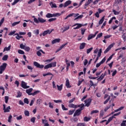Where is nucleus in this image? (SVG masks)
Returning <instances> with one entry per match:
<instances>
[{"label": "nucleus", "instance_id": "1", "mask_svg": "<svg viewBox=\"0 0 126 126\" xmlns=\"http://www.w3.org/2000/svg\"><path fill=\"white\" fill-rule=\"evenodd\" d=\"M33 65L37 67V68H44V69H48V68H51V67H56L57 66V62H53L46 65L44 67V65H41L40 63H38L37 62H33Z\"/></svg>", "mask_w": 126, "mask_h": 126}, {"label": "nucleus", "instance_id": "2", "mask_svg": "<svg viewBox=\"0 0 126 126\" xmlns=\"http://www.w3.org/2000/svg\"><path fill=\"white\" fill-rule=\"evenodd\" d=\"M79 108H80L76 110L74 113L73 117H78V116H80V115H81V111H82V110H84V104L82 103Z\"/></svg>", "mask_w": 126, "mask_h": 126}, {"label": "nucleus", "instance_id": "3", "mask_svg": "<svg viewBox=\"0 0 126 126\" xmlns=\"http://www.w3.org/2000/svg\"><path fill=\"white\" fill-rule=\"evenodd\" d=\"M33 21H34V22H35V23H36V24H38L39 23H41V24L45 23V22H46L47 21L46 20L44 19L43 18H40V17H38V19L37 18L33 19Z\"/></svg>", "mask_w": 126, "mask_h": 126}, {"label": "nucleus", "instance_id": "4", "mask_svg": "<svg viewBox=\"0 0 126 126\" xmlns=\"http://www.w3.org/2000/svg\"><path fill=\"white\" fill-rule=\"evenodd\" d=\"M61 14L59 13H55V14H51L50 13H48L46 15V18H51L52 17H57V16H60Z\"/></svg>", "mask_w": 126, "mask_h": 126}, {"label": "nucleus", "instance_id": "5", "mask_svg": "<svg viewBox=\"0 0 126 126\" xmlns=\"http://www.w3.org/2000/svg\"><path fill=\"white\" fill-rule=\"evenodd\" d=\"M7 65V63H3L2 65L0 66V74H2V72L5 70V68H6V66Z\"/></svg>", "mask_w": 126, "mask_h": 126}, {"label": "nucleus", "instance_id": "6", "mask_svg": "<svg viewBox=\"0 0 126 126\" xmlns=\"http://www.w3.org/2000/svg\"><path fill=\"white\" fill-rule=\"evenodd\" d=\"M86 25H87V24H85L84 25L82 24H78V23H76L73 26H77L75 28H73L74 30H76L77 29H79V28H81V27H82V26H86Z\"/></svg>", "mask_w": 126, "mask_h": 126}, {"label": "nucleus", "instance_id": "7", "mask_svg": "<svg viewBox=\"0 0 126 126\" xmlns=\"http://www.w3.org/2000/svg\"><path fill=\"white\" fill-rule=\"evenodd\" d=\"M85 106L86 107H89L91 104V102H92V98L91 97L89 98L88 99H87L84 101Z\"/></svg>", "mask_w": 126, "mask_h": 126}, {"label": "nucleus", "instance_id": "8", "mask_svg": "<svg viewBox=\"0 0 126 126\" xmlns=\"http://www.w3.org/2000/svg\"><path fill=\"white\" fill-rule=\"evenodd\" d=\"M68 106L69 108H72L73 109H77V108H79V107L81 106V104L80 105H77L73 103H69Z\"/></svg>", "mask_w": 126, "mask_h": 126}, {"label": "nucleus", "instance_id": "9", "mask_svg": "<svg viewBox=\"0 0 126 126\" xmlns=\"http://www.w3.org/2000/svg\"><path fill=\"white\" fill-rule=\"evenodd\" d=\"M115 45V43H112L111 44L109 45V46L106 49V50L104 52V54H107V52H109L112 48L114 47Z\"/></svg>", "mask_w": 126, "mask_h": 126}, {"label": "nucleus", "instance_id": "10", "mask_svg": "<svg viewBox=\"0 0 126 126\" xmlns=\"http://www.w3.org/2000/svg\"><path fill=\"white\" fill-rule=\"evenodd\" d=\"M21 87L22 88H24V89H27L28 88H29L30 86H27V83H25L24 81H22L21 83Z\"/></svg>", "mask_w": 126, "mask_h": 126}, {"label": "nucleus", "instance_id": "11", "mask_svg": "<svg viewBox=\"0 0 126 126\" xmlns=\"http://www.w3.org/2000/svg\"><path fill=\"white\" fill-rule=\"evenodd\" d=\"M106 62V57H104L99 63H96V67H99L101 64H103Z\"/></svg>", "mask_w": 126, "mask_h": 126}, {"label": "nucleus", "instance_id": "12", "mask_svg": "<svg viewBox=\"0 0 126 126\" xmlns=\"http://www.w3.org/2000/svg\"><path fill=\"white\" fill-rule=\"evenodd\" d=\"M3 110H4V113H9L10 112V106H8L6 108H5V105H3Z\"/></svg>", "mask_w": 126, "mask_h": 126}, {"label": "nucleus", "instance_id": "13", "mask_svg": "<svg viewBox=\"0 0 126 126\" xmlns=\"http://www.w3.org/2000/svg\"><path fill=\"white\" fill-rule=\"evenodd\" d=\"M54 30H47L46 31H45L43 33H42V35L43 36H46V35H48V34H50L52 32H53Z\"/></svg>", "mask_w": 126, "mask_h": 126}, {"label": "nucleus", "instance_id": "14", "mask_svg": "<svg viewBox=\"0 0 126 126\" xmlns=\"http://www.w3.org/2000/svg\"><path fill=\"white\" fill-rule=\"evenodd\" d=\"M45 54V52H44L42 49L39 50L36 52V55L38 57H41L42 56V53Z\"/></svg>", "mask_w": 126, "mask_h": 126}, {"label": "nucleus", "instance_id": "15", "mask_svg": "<svg viewBox=\"0 0 126 126\" xmlns=\"http://www.w3.org/2000/svg\"><path fill=\"white\" fill-rule=\"evenodd\" d=\"M32 91H33V88H30L29 89L26 90V92L28 95H31L32 94V93H31Z\"/></svg>", "mask_w": 126, "mask_h": 126}, {"label": "nucleus", "instance_id": "16", "mask_svg": "<svg viewBox=\"0 0 126 126\" xmlns=\"http://www.w3.org/2000/svg\"><path fill=\"white\" fill-rule=\"evenodd\" d=\"M69 4H71V0H68L64 2L63 7H66V6L69 5Z\"/></svg>", "mask_w": 126, "mask_h": 126}, {"label": "nucleus", "instance_id": "17", "mask_svg": "<svg viewBox=\"0 0 126 126\" xmlns=\"http://www.w3.org/2000/svg\"><path fill=\"white\" fill-rule=\"evenodd\" d=\"M47 75H52V76L50 77V80H52L53 77H54V74L51 73H47L43 74V76H47Z\"/></svg>", "mask_w": 126, "mask_h": 126}, {"label": "nucleus", "instance_id": "18", "mask_svg": "<svg viewBox=\"0 0 126 126\" xmlns=\"http://www.w3.org/2000/svg\"><path fill=\"white\" fill-rule=\"evenodd\" d=\"M42 121L44 126H50V125L48 123V120L42 119Z\"/></svg>", "mask_w": 126, "mask_h": 126}, {"label": "nucleus", "instance_id": "19", "mask_svg": "<svg viewBox=\"0 0 126 126\" xmlns=\"http://www.w3.org/2000/svg\"><path fill=\"white\" fill-rule=\"evenodd\" d=\"M50 6H51L52 8H57V4L56 3H53V2H50L49 3Z\"/></svg>", "mask_w": 126, "mask_h": 126}, {"label": "nucleus", "instance_id": "20", "mask_svg": "<svg viewBox=\"0 0 126 126\" xmlns=\"http://www.w3.org/2000/svg\"><path fill=\"white\" fill-rule=\"evenodd\" d=\"M60 41H61V39H60V38L54 39L52 41V44H56V43H60Z\"/></svg>", "mask_w": 126, "mask_h": 126}, {"label": "nucleus", "instance_id": "21", "mask_svg": "<svg viewBox=\"0 0 126 126\" xmlns=\"http://www.w3.org/2000/svg\"><path fill=\"white\" fill-rule=\"evenodd\" d=\"M86 45V43L83 42L80 44V50H83L84 48H85V45Z\"/></svg>", "mask_w": 126, "mask_h": 126}, {"label": "nucleus", "instance_id": "22", "mask_svg": "<svg viewBox=\"0 0 126 126\" xmlns=\"http://www.w3.org/2000/svg\"><path fill=\"white\" fill-rule=\"evenodd\" d=\"M96 34H89L88 37V40L89 41L90 40H91V39L94 38Z\"/></svg>", "mask_w": 126, "mask_h": 126}, {"label": "nucleus", "instance_id": "23", "mask_svg": "<svg viewBox=\"0 0 126 126\" xmlns=\"http://www.w3.org/2000/svg\"><path fill=\"white\" fill-rule=\"evenodd\" d=\"M10 48H11V45H9L8 47H4L3 49V52L10 51Z\"/></svg>", "mask_w": 126, "mask_h": 126}, {"label": "nucleus", "instance_id": "24", "mask_svg": "<svg viewBox=\"0 0 126 126\" xmlns=\"http://www.w3.org/2000/svg\"><path fill=\"white\" fill-rule=\"evenodd\" d=\"M63 84H61L60 86H59V85H57V87L58 88V91H62V90H63Z\"/></svg>", "mask_w": 126, "mask_h": 126}, {"label": "nucleus", "instance_id": "25", "mask_svg": "<svg viewBox=\"0 0 126 126\" xmlns=\"http://www.w3.org/2000/svg\"><path fill=\"white\" fill-rule=\"evenodd\" d=\"M104 20H105V16H103L101 19L99 21V25H101L104 22Z\"/></svg>", "mask_w": 126, "mask_h": 126}, {"label": "nucleus", "instance_id": "26", "mask_svg": "<svg viewBox=\"0 0 126 126\" xmlns=\"http://www.w3.org/2000/svg\"><path fill=\"white\" fill-rule=\"evenodd\" d=\"M105 115V112H104V110H102L100 111V114H99V117L100 118H103V116Z\"/></svg>", "mask_w": 126, "mask_h": 126}, {"label": "nucleus", "instance_id": "27", "mask_svg": "<svg viewBox=\"0 0 126 126\" xmlns=\"http://www.w3.org/2000/svg\"><path fill=\"white\" fill-rule=\"evenodd\" d=\"M104 77H105L103 75V74H102L101 76L98 78L97 79V80L98 81H101V80H103V79H104Z\"/></svg>", "mask_w": 126, "mask_h": 126}, {"label": "nucleus", "instance_id": "28", "mask_svg": "<svg viewBox=\"0 0 126 126\" xmlns=\"http://www.w3.org/2000/svg\"><path fill=\"white\" fill-rule=\"evenodd\" d=\"M116 19H117V18H116V17H113L112 18L110 19V20L109 21L108 23L109 24H111L112 22H113V20H116Z\"/></svg>", "mask_w": 126, "mask_h": 126}, {"label": "nucleus", "instance_id": "29", "mask_svg": "<svg viewBox=\"0 0 126 126\" xmlns=\"http://www.w3.org/2000/svg\"><path fill=\"white\" fill-rule=\"evenodd\" d=\"M75 112V109H73L72 110H69L68 112L69 116H71V115H73V113Z\"/></svg>", "mask_w": 126, "mask_h": 126}, {"label": "nucleus", "instance_id": "30", "mask_svg": "<svg viewBox=\"0 0 126 126\" xmlns=\"http://www.w3.org/2000/svg\"><path fill=\"white\" fill-rule=\"evenodd\" d=\"M23 0H14V2L12 3V5H15L19 1H22Z\"/></svg>", "mask_w": 126, "mask_h": 126}, {"label": "nucleus", "instance_id": "31", "mask_svg": "<svg viewBox=\"0 0 126 126\" xmlns=\"http://www.w3.org/2000/svg\"><path fill=\"white\" fill-rule=\"evenodd\" d=\"M65 85L67 88H70V87H71V86L69 87V80H68V79L66 80Z\"/></svg>", "mask_w": 126, "mask_h": 126}, {"label": "nucleus", "instance_id": "32", "mask_svg": "<svg viewBox=\"0 0 126 126\" xmlns=\"http://www.w3.org/2000/svg\"><path fill=\"white\" fill-rule=\"evenodd\" d=\"M91 120V118L87 117H85L84 118V121L85 122H89Z\"/></svg>", "mask_w": 126, "mask_h": 126}, {"label": "nucleus", "instance_id": "33", "mask_svg": "<svg viewBox=\"0 0 126 126\" xmlns=\"http://www.w3.org/2000/svg\"><path fill=\"white\" fill-rule=\"evenodd\" d=\"M102 54V49H100L99 50V51H98V53H97V57L98 58H100V57H101V54Z\"/></svg>", "mask_w": 126, "mask_h": 126}, {"label": "nucleus", "instance_id": "34", "mask_svg": "<svg viewBox=\"0 0 126 126\" xmlns=\"http://www.w3.org/2000/svg\"><path fill=\"white\" fill-rule=\"evenodd\" d=\"M81 31L82 35H84V33L86 31V29L82 28L81 29Z\"/></svg>", "mask_w": 126, "mask_h": 126}, {"label": "nucleus", "instance_id": "35", "mask_svg": "<svg viewBox=\"0 0 126 126\" xmlns=\"http://www.w3.org/2000/svg\"><path fill=\"white\" fill-rule=\"evenodd\" d=\"M24 102L25 103V104H27V105H28V104H29V100L28 99V98H25L24 99Z\"/></svg>", "mask_w": 126, "mask_h": 126}, {"label": "nucleus", "instance_id": "36", "mask_svg": "<svg viewBox=\"0 0 126 126\" xmlns=\"http://www.w3.org/2000/svg\"><path fill=\"white\" fill-rule=\"evenodd\" d=\"M25 115L27 117H29L30 113L28 110H25L24 112Z\"/></svg>", "mask_w": 126, "mask_h": 126}, {"label": "nucleus", "instance_id": "37", "mask_svg": "<svg viewBox=\"0 0 126 126\" xmlns=\"http://www.w3.org/2000/svg\"><path fill=\"white\" fill-rule=\"evenodd\" d=\"M7 59H8V55H5L2 57V60L3 61H6Z\"/></svg>", "mask_w": 126, "mask_h": 126}, {"label": "nucleus", "instance_id": "38", "mask_svg": "<svg viewBox=\"0 0 126 126\" xmlns=\"http://www.w3.org/2000/svg\"><path fill=\"white\" fill-rule=\"evenodd\" d=\"M73 15H74V13H71L69 15H68V16H67L65 18L64 20H66V19H67V18H69V17H71V16H73Z\"/></svg>", "mask_w": 126, "mask_h": 126}, {"label": "nucleus", "instance_id": "39", "mask_svg": "<svg viewBox=\"0 0 126 126\" xmlns=\"http://www.w3.org/2000/svg\"><path fill=\"white\" fill-rule=\"evenodd\" d=\"M102 36H103V33L101 32L98 33L96 37V40H97V39H98V38H101Z\"/></svg>", "mask_w": 126, "mask_h": 126}, {"label": "nucleus", "instance_id": "40", "mask_svg": "<svg viewBox=\"0 0 126 126\" xmlns=\"http://www.w3.org/2000/svg\"><path fill=\"white\" fill-rule=\"evenodd\" d=\"M57 18H52L48 20L49 22H53V21H56Z\"/></svg>", "mask_w": 126, "mask_h": 126}, {"label": "nucleus", "instance_id": "41", "mask_svg": "<svg viewBox=\"0 0 126 126\" xmlns=\"http://www.w3.org/2000/svg\"><path fill=\"white\" fill-rule=\"evenodd\" d=\"M39 93H40V91H36L32 93V95L35 96V95H37V94H39Z\"/></svg>", "mask_w": 126, "mask_h": 126}, {"label": "nucleus", "instance_id": "42", "mask_svg": "<svg viewBox=\"0 0 126 126\" xmlns=\"http://www.w3.org/2000/svg\"><path fill=\"white\" fill-rule=\"evenodd\" d=\"M97 113H99V110H93L92 111H91V115L93 114H97Z\"/></svg>", "mask_w": 126, "mask_h": 126}, {"label": "nucleus", "instance_id": "43", "mask_svg": "<svg viewBox=\"0 0 126 126\" xmlns=\"http://www.w3.org/2000/svg\"><path fill=\"white\" fill-rule=\"evenodd\" d=\"M90 4V2H89L88 1L86 2L84 4V9H86L87 8L88 5H89Z\"/></svg>", "mask_w": 126, "mask_h": 126}, {"label": "nucleus", "instance_id": "44", "mask_svg": "<svg viewBox=\"0 0 126 126\" xmlns=\"http://www.w3.org/2000/svg\"><path fill=\"white\" fill-rule=\"evenodd\" d=\"M18 54H20V55H24V54H25L24 51L23 50H21L20 49L18 50Z\"/></svg>", "mask_w": 126, "mask_h": 126}, {"label": "nucleus", "instance_id": "45", "mask_svg": "<svg viewBox=\"0 0 126 126\" xmlns=\"http://www.w3.org/2000/svg\"><path fill=\"white\" fill-rule=\"evenodd\" d=\"M35 121H36L35 117H32L31 119V123H32L33 124H35Z\"/></svg>", "mask_w": 126, "mask_h": 126}, {"label": "nucleus", "instance_id": "46", "mask_svg": "<svg viewBox=\"0 0 126 126\" xmlns=\"http://www.w3.org/2000/svg\"><path fill=\"white\" fill-rule=\"evenodd\" d=\"M69 29V26H68V27H65L64 28V29L63 30V32H65V31H67V30H68Z\"/></svg>", "mask_w": 126, "mask_h": 126}, {"label": "nucleus", "instance_id": "47", "mask_svg": "<svg viewBox=\"0 0 126 126\" xmlns=\"http://www.w3.org/2000/svg\"><path fill=\"white\" fill-rule=\"evenodd\" d=\"M22 96V93L21 92H19L17 93V95H16V98H20Z\"/></svg>", "mask_w": 126, "mask_h": 126}, {"label": "nucleus", "instance_id": "48", "mask_svg": "<svg viewBox=\"0 0 126 126\" xmlns=\"http://www.w3.org/2000/svg\"><path fill=\"white\" fill-rule=\"evenodd\" d=\"M112 120H113V119H112L110 117V118L108 119V121L106 122V124H105L106 126L109 125V123L111 121H112Z\"/></svg>", "mask_w": 126, "mask_h": 126}, {"label": "nucleus", "instance_id": "49", "mask_svg": "<svg viewBox=\"0 0 126 126\" xmlns=\"http://www.w3.org/2000/svg\"><path fill=\"white\" fill-rule=\"evenodd\" d=\"M112 120H113V119H112L110 117V118L108 119V121L106 122V124H105L106 126L109 125V123L111 121H112Z\"/></svg>", "mask_w": 126, "mask_h": 126}, {"label": "nucleus", "instance_id": "50", "mask_svg": "<svg viewBox=\"0 0 126 126\" xmlns=\"http://www.w3.org/2000/svg\"><path fill=\"white\" fill-rule=\"evenodd\" d=\"M26 46H25V45H24V44H23V43H22V44H21L20 45V48H21V49H22L23 50H24L25 49V47H26Z\"/></svg>", "mask_w": 126, "mask_h": 126}, {"label": "nucleus", "instance_id": "51", "mask_svg": "<svg viewBox=\"0 0 126 126\" xmlns=\"http://www.w3.org/2000/svg\"><path fill=\"white\" fill-rule=\"evenodd\" d=\"M82 17H83V15H80L79 16H78V17H76L74 20H77V19H79V18H82Z\"/></svg>", "mask_w": 126, "mask_h": 126}, {"label": "nucleus", "instance_id": "52", "mask_svg": "<svg viewBox=\"0 0 126 126\" xmlns=\"http://www.w3.org/2000/svg\"><path fill=\"white\" fill-rule=\"evenodd\" d=\"M16 32V31H14L13 32H9V33L8 34L9 36H12V35L15 34V33Z\"/></svg>", "mask_w": 126, "mask_h": 126}, {"label": "nucleus", "instance_id": "53", "mask_svg": "<svg viewBox=\"0 0 126 126\" xmlns=\"http://www.w3.org/2000/svg\"><path fill=\"white\" fill-rule=\"evenodd\" d=\"M93 50V47H91L87 50V54H90V53Z\"/></svg>", "mask_w": 126, "mask_h": 126}, {"label": "nucleus", "instance_id": "54", "mask_svg": "<svg viewBox=\"0 0 126 126\" xmlns=\"http://www.w3.org/2000/svg\"><path fill=\"white\" fill-rule=\"evenodd\" d=\"M110 99H111V96H109V97H108V98L103 102V104L104 105H105V104H107V103L109 102V100H110Z\"/></svg>", "mask_w": 126, "mask_h": 126}, {"label": "nucleus", "instance_id": "55", "mask_svg": "<svg viewBox=\"0 0 126 126\" xmlns=\"http://www.w3.org/2000/svg\"><path fill=\"white\" fill-rule=\"evenodd\" d=\"M77 126H85V123H78L77 125Z\"/></svg>", "mask_w": 126, "mask_h": 126}, {"label": "nucleus", "instance_id": "56", "mask_svg": "<svg viewBox=\"0 0 126 126\" xmlns=\"http://www.w3.org/2000/svg\"><path fill=\"white\" fill-rule=\"evenodd\" d=\"M66 45H67V42H66L65 44H63L61 46H60V48L61 50H63V48H64V47H65V46H66Z\"/></svg>", "mask_w": 126, "mask_h": 126}, {"label": "nucleus", "instance_id": "57", "mask_svg": "<svg viewBox=\"0 0 126 126\" xmlns=\"http://www.w3.org/2000/svg\"><path fill=\"white\" fill-rule=\"evenodd\" d=\"M4 99H5V103H6V104H7L8 102V99H9L8 96H5L4 97Z\"/></svg>", "mask_w": 126, "mask_h": 126}, {"label": "nucleus", "instance_id": "58", "mask_svg": "<svg viewBox=\"0 0 126 126\" xmlns=\"http://www.w3.org/2000/svg\"><path fill=\"white\" fill-rule=\"evenodd\" d=\"M24 50H26V52H29L30 51V47L29 46H26Z\"/></svg>", "mask_w": 126, "mask_h": 126}, {"label": "nucleus", "instance_id": "59", "mask_svg": "<svg viewBox=\"0 0 126 126\" xmlns=\"http://www.w3.org/2000/svg\"><path fill=\"white\" fill-rule=\"evenodd\" d=\"M3 22H4V17L2 18L0 21V27L1 25H2Z\"/></svg>", "mask_w": 126, "mask_h": 126}, {"label": "nucleus", "instance_id": "60", "mask_svg": "<svg viewBox=\"0 0 126 126\" xmlns=\"http://www.w3.org/2000/svg\"><path fill=\"white\" fill-rule=\"evenodd\" d=\"M34 102H35V98L31 100V103L30 104V106H33V104H34Z\"/></svg>", "mask_w": 126, "mask_h": 126}, {"label": "nucleus", "instance_id": "61", "mask_svg": "<svg viewBox=\"0 0 126 126\" xmlns=\"http://www.w3.org/2000/svg\"><path fill=\"white\" fill-rule=\"evenodd\" d=\"M62 107L63 111H67V110H68V109L64 107V105L63 104H62Z\"/></svg>", "mask_w": 126, "mask_h": 126}, {"label": "nucleus", "instance_id": "62", "mask_svg": "<svg viewBox=\"0 0 126 126\" xmlns=\"http://www.w3.org/2000/svg\"><path fill=\"white\" fill-rule=\"evenodd\" d=\"M20 23V21L14 22L12 24V26H15V25H17V24H19Z\"/></svg>", "mask_w": 126, "mask_h": 126}, {"label": "nucleus", "instance_id": "63", "mask_svg": "<svg viewBox=\"0 0 126 126\" xmlns=\"http://www.w3.org/2000/svg\"><path fill=\"white\" fill-rule=\"evenodd\" d=\"M11 119H12V116L10 115L8 117V123H11Z\"/></svg>", "mask_w": 126, "mask_h": 126}, {"label": "nucleus", "instance_id": "64", "mask_svg": "<svg viewBox=\"0 0 126 126\" xmlns=\"http://www.w3.org/2000/svg\"><path fill=\"white\" fill-rule=\"evenodd\" d=\"M122 38L124 41V42H126V33H124L122 35Z\"/></svg>", "mask_w": 126, "mask_h": 126}]
</instances>
